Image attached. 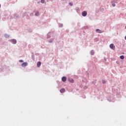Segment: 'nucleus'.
I'll use <instances>...</instances> for the list:
<instances>
[{"label": "nucleus", "mask_w": 126, "mask_h": 126, "mask_svg": "<svg viewBox=\"0 0 126 126\" xmlns=\"http://www.w3.org/2000/svg\"><path fill=\"white\" fill-rule=\"evenodd\" d=\"M103 83H105V81H103Z\"/></svg>", "instance_id": "obj_20"}, {"label": "nucleus", "mask_w": 126, "mask_h": 126, "mask_svg": "<svg viewBox=\"0 0 126 126\" xmlns=\"http://www.w3.org/2000/svg\"><path fill=\"white\" fill-rule=\"evenodd\" d=\"M68 81H69V82H70L71 83H74V80H73V79L71 78H69L68 79Z\"/></svg>", "instance_id": "obj_4"}, {"label": "nucleus", "mask_w": 126, "mask_h": 126, "mask_svg": "<svg viewBox=\"0 0 126 126\" xmlns=\"http://www.w3.org/2000/svg\"><path fill=\"white\" fill-rule=\"evenodd\" d=\"M120 59L121 60H124V59H125V56H124V55H122L120 56Z\"/></svg>", "instance_id": "obj_13"}, {"label": "nucleus", "mask_w": 126, "mask_h": 126, "mask_svg": "<svg viewBox=\"0 0 126 126\" xmlns=\"http://www.w3.org/2000/svg\"><path fill=\"white\" fill-rule=\"evenodd\" d=\"M95 32L96 33H98L99 34H101L102 33H104V31H102L100 29H96L95 30Z\"/></svg>", "instance_id": "obj_2"}, {"label": "nucleus", "mask_w": 126, "mask_h": 126, "mask_svg": "<svg viewBox=\"0 0 126 126\" xmlns=\"http://www.w3.org/2000/svg\"><path fill=\"white\" fill-rule=\"evenodd\" d=\"M69 4L70 5H71V6H72V5H73V3H72V2H69Z\"/></svg>", "instance_id": "obj_18"}, {"label": "nucleus", "mask_w": 126, "mask_h": 126, "mask_svg": "<svg viewBox=\"0 0 126 126\" xmlns=\"http://www.w3.org/2000/svg\"><path fill=\"white\" fill-rule=\"evenodd\" d=\"M61 93H64V92H65V90L64 89H62L60 90Z\"/></svg>", "instance_id": "obj_9"}, {"label": "nucleus", "mask_w": 126, "mask_h": 126, "mask_svg": "<svg viewBox=\"0 0 126 126\" xmlns=\"http://www.w3.org/2000/svg\"><path fill=\"white\" fill-rule=\"evenodd\" d=\"M41 3H45V0H41Z\"/></svg>", "instance_id": "obj_16"}, {"label": "nucleus", "mask_w": 126, "mask_h": 126, "mask_svg": "<svg viewBox=\"0 0 126 126\" xmlns=\"http://www.w3.org/2000/svg\"><path fill=\"white\" fill-rule=\"evenodd\" d=\"M91 54L92 55H94V51H93V50L91 51Z\"/></svg>", "instance_id": "obj_15"}, {"label": "nucleus", "mask_w": 126, "mask_h": 126, "mask_svg": "<svg viewBox=\"0 0 126 126\" xmlns=\"http://www.w3.org/2000/svg\"><path fill=\"white\" fill-rule=\"evenodd\" d=\"M54 40H55V38H51V39L48 40V43H53Z\"/></svg>", "instance_id": "obj_7"}, {"label": "nucleus", "mask_w": 126, "mask_h": 126, "mask_svg": "<svg viewBox=\"0 0 126 126\" xmlns=\"http://www.w3.org/2000/svg\"><path fill=\"white\" fill-rule=\"evenodd\" d=\"M40 15V13H39V11H37L36 13H35V16H39Z\"/></svg>", "instance_id": "obj_11"}, {"label": "nucleus", "mask_w": 126, "mask_h": 126, "mask_svg": "<svg viewBox=\"0 0 126 126\" xmlns=\"http://www.w3.org/2000/svg\"><path fill=\"white\" fill-rule=\"evenodd\" d=\"M62 81H63V82H65V81H66V77H63L62 78Z\"/></svg>", "instance_id": "obj_6"}, {"label": "nucleus", "mask_w": 126, "mask_h": 126, "mask_svg": "<svg viewBox=\"0 0 126 126\" xmlns=\"http://www.w3.org/2000/svg\"><path fill=\"white\" fill-rule=\"evenodd\" d=\"M4 36L5 37V38H9V35L6 33L4 34Z\"/></svg>", "instance_id": "obj_10"}, {"label": "nucleus", "mask_w": 126, "mask_h": 126, "mask_svg": "<svg viewBox=\"0 0 126 126\" xmlns=\"http://www.w3.org/2000/svg\"><path fill=\"white\" fill-rule=\"evenodd\" d=\"M51 33L52 32H49L47 34V39H50L51 38Z\"/></svg>", "instance_id": "obj_5"}, {"label": "nucleus", "mask_w": 126, "mask_h": 126, "mask_svg": "<svg viewBox=\"0 0 126 126\" xmlns=\"http://www.w3.org/2000/svg\"><path fill=\"white\" fill-rule=\"evenodd\" d=\"M111 3H118V0H112L111 1Z\"/></svg>", "instance_id": "obj_8"}, {"label": "nucleus", "mask_w": 126, "mask_h": 126, "mask_svg": "<svg viewBox=\"0 0 126 126\" xmlns=\"http://www.w3.org/2000/svg\"><path fill=\"white\" fill-rule=\"evenodd\" d=\"M125 40H126V35L125 37Z\"/></svg>", "instance_id": "obj_19"}, {"label": "nucleus", "mask_w": 126, "mask_h": 126, "mask_svg": "<svg viewBox=\"0 0 126 126\" xmlns=\"http://www.w3.org/2000/svg\"><path fill=\"white\" fill-rule=\"evenodd\" d=\"M63 24H60L59 25V27H63Z\"/></svg>", "instance_id": "obj_17"}, {"label": "nucleus", "mask_w": 126, "mask_h": 126, "mask_svg": "<svg viewBox=\"0 0 126 126\" xmlns=\"http://www.w3.org/2000/svg\"><path fill=\"white\" fill-rule=\"evenodd\" d=\"M111 4L113 7H115V6H116V4H115V3H111Z\"/></svg>", "instance_id": "obj_14"}, {"label": "nucleus", "mask_w": 126, "mask_h": 126, "mask_svg": "<svg viewBox=\"0 0 126 126\" xmlns=\"http://www.w3.org/2000/svg\"><path fill=\"white\" fill-rule=\"evenodd\" d=\"M110 48H114L115 46H114V44H111L109 46Z\"/></svg>", "instance_id": "obj_12"}, {"label": "nucleus", "mask_w": 126, "mask_h": 126, "mask_svg": "<svg viewBox=\"0 0 126 126\" xmlns=\"http://www.w3.org/2000/svg\"><path fill=\"white\" fill-rule=\"evenodd\" d=\"M82 16L85 17L87 15V12L86 11H84L82 13Z\"/></svg>", "instance_id": "obj_3"}, {"label": "nucleus", "mask_w": 126, "mask_h": 126, "mask_svg": "<svg viewBox=\"0 0 126 126\" xmlns=\"http://www.w3.org/2000/svg\"><path fill=\"white\" fill-rule=\"evenodd\" d=\"M9 42H10L12 44H15L17 43V41L15 39H10Z\"/></svg>", "instance_id": "obj_1"}]
</instances>
